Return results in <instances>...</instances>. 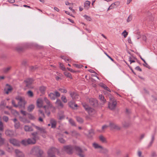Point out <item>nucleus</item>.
<instances>
[{
	"mask_svg": "<svg viewBox=\"0 0 157 157\" xmlns=\"http://www.w3.org/2000/svg\"><path fill=\"white\" fill-rule=\"evenodd\" d=\"M38 133L36 132H34L31 134V135L33 136L32 138L34 139L35 141L38 140L39 138V136H38Z\"/></svg>",
	"mask_w": 157,
	"mask_h": 157,
	"instance_id": "a211bd4d",
	"label": "nucleus"
},
{
	"mask_svg": "<svg viewBox=\"0 0 157 157\" xmlns=\"http://www.w3.org/2000/svg\"><path fill=\"white\" fill-rule=\"evenodd\" d=\"M100 85L104 89H105L106 90L108 91L109 92H110V90L105 84H104L103 83H101L100 84Z\"/></svg>",
	"mask_w": 157,
	"mask_h": 157,
	"instance_id": "b1692460",
	"label": "nucleus"
},
{
	"mask_svg": "<svg viewBox=\"0 0 157 157\" xmlns=\"http://www.w3.org/2000/svg\"><path fill=\"white\" fill-rule=\"evenodd\" d=\"M24 123H29V121L25 118H23L21 120Z\"/></svg>",
	"mask_w": 157,
	"mask_h": 157,
	"instance_id": "864d4df0",
	"label": "nucleus"
},
{
	"mask_svg": "<svg viewBox=\"0 0 157 157\" xmlns=\"http://www.w3.org/2000/svg\"><path fill=\"white\" fill-rule=\"evenodd\" d=\"M2 134L0 133V146L4 144L5 139L2 137Z\"/></svg>",
	"mask_w": 157,
	"mask_h": 157,
	"instance_id": "cd10ccee",
	"label": "nucleus"
},
{
	"mask_svg": "<svg viewBox=\"0 0 157 157\" xmlns=\"http://www.w3.org/2000/svg\"><path fill=\"white\" fill-rule=\"evenodd\" d=\"M58 89L59 91L63 93H66L67 92V91L66 90L63 89L61 88H59Z\"/></svg>",
	"mask_w": 157,
	"mask_h": 157,
	"instance_id": "5fc2aeb1",
	"label": "nucleus"
},
{
	"mask_svg": "<svg viewBox=\"0 0 157 157\" xmlns=\"http://www.w3.org/2000/svg\"><path fill=\"white\" fill-rule=\"evenodd\" d=\"M61 58L62 59H64L66 61H69L70 60V59L66 57L65 56H61Z\"/></svg>",
	"mask_w": 157,
	"mask_h": 157,
	"instance_id": "bf43d9fd",
	"label": "nucleus"
},
{
	"mask_svg": "<svg viewBox=\"0 0 157 157\" xmlns=\"http://www.w3.org/2000/svg\"><path fill=\"white\" fill-rule=\"evenodd\" d=\"M113 4L114 6L116 8L117 6H118L120 4V2H116L114 3H113Z\"/></svg>",
	"mask_w": 157,
	"mask_h": 157,
	"instance_id": "13d9d810",
	"label": "nucleus"
},
{
	"mask_svg": "<svg viewBox=\"0 0 157 157\" xmlns=\"http://www.w3.org/2000/svg\"><path fill=\"white\" fill-rule=\"evenodd\" d=\"M108 127H109V125H104L102 127V129L103 130H104L105 129L107 128Z\"/></svg>",
	"mask_w": 157,
	"mask_h": 157,
	"instance_id": "052dcab7",
	"label": "nucleus"
},
{
	"mask_svg": "<svg viewBox=\"0 0 157 157\" xmlns=\"http://www.w3.org/2000/svg\"><path fill=\"white\" fill-rule=\"evenodd\" d=\"M44 102L41 99H38L37 101V107L40 108L42 107Z\"/></svg>",
	"mask_w": 157,
	"mask_h": 157,
	"instance_id": "412c9836",
	"label": "nucleus"
},
{
	"mask_svg": "<svg viewBox=\"0 0 157 157\" xmlns=\"http://www.w3.org/2000/svg\"><path fill=\"white\" fill-rule=\"evenodd\" d=\"M137 154L138 156L139 157H143L142 156V152L140 151H138L137 152Z\"/></svg>",
	"mask_w": 157,
	"mask_h": 157,
	"instance_id": "0e129e2a",
	"label": "nucleus"
},
{
	"mask_svg": "<svg viewBox=\"0 0 157 157\" xmlns=\"http://www.w3.org/2000/svg\"><path fill=\"white\" fill-rule=\"evenodd\" d=\"M28 118L31 120H34L35 119V117L31 114H29L28 116Z\"/></svg>",
	"mask_w": 157,
	"mask_h": 157,
	"instance_id": "79ce46f5",
	"label": "nucleus"
},
{
	"mask_svg": "<svg viewBox=\"0 0 157 157\" xmlns=\"http://www.w3.org/2000/svg\"><path fill=\"white\" fill-rule=\"evenodd\" d=\"M73 65L75 67L78 68H81L83 66L82 65H79L75 64H73Z\"/></svg>",
	"mask_w": 157,
	"mask_h": 157,
	"instance_id": "603ef678",
	"label": "nucleus"
},
{
	"mask_svg": "<svg viewBox=\"0 0 157 157\" xmlns=\"http://www.w3.org/2000/svg\"><path fill=\"white\" fill-rule=\"evenodd\" d=\"M109 127L112 129L119 130L121 128V127L120 126L117 125L113 121L109 122Z\"/></svg>",
	"mask_w": 157,
	"mask_h": 157,
	"instance_id": "0eeeda50",
	"label": "nucleus"
},
{
	"mask_svg": "<svg viewBox=\"0 0 157 157\" xmlns=\"http://www.w3.org/2000/svg\"><path fill=\"white\" fill-rule=\"evenodd\" d=\"M135 69L137 71H142V69L140 68L139 66H137L135 68Z\"/></svg>",
	"mask_w": 157,
	"mask_h": 157,
	"instance_id": "69168bd1",
	"label": "nucleus"
},
{
	"mask_svg": "<svg viewBox=\"0 0 157 157\" xmlns=\"http://www.w3.org/2000/svg\"><path fill=\"white\" fill-rule=\"evenodd\" d=\"M71 135L72 136H76V135H79V134L77 133V132L75 131H71Z\"/></svg>",
	"mask_w": 157,
	"mask_h": 157,
	"instance_id": "a18cd8bd",
	"label": "nucleus"
},
{
	"mask_svg": "<svg viewBox=\"0 0 157 157\" xmlns=\"http://www.w3.org/2000/svg\"><path fill=\"white\" fill-rule=\"evenodd\" d=\"M60 93L56 91L54 92L53 93H51L49 94V96L50 98H58L60 97Z\"/></svg>",
	"mask_w": 157,
	"mask_h": 157,
	"instance_id": "9d476101",
	"label": "nucleus"
},
{
	"mask_svg": "<svg viewBox=\"0 0 157 157\" xmlns=\"http://www.w3.org/2000/svg\"><path fill=\"white\" fill-rule=\"evenodd\" d=\"M11 67H9L6 68H5L3 69V71L5 73L8 72L11 69Z\"/></svg>",
	"mask_w": 157,
	"mask_h": 157,
	"instance_id": "4c0bfd02",
	"label": "nucleus"
},
{
	"mask_svg": "<svg viewBox=\"0 0 157 157\" xmlns=\"http://www.w3.org/2000/svg\"><path fill=\"white\" fill-rule=\"evenodd\" d=\"M57 149L55 147L50 148L48 151L49 157H56L55 153L57 151Z\"/></svg>",
	"mask_w": 157,
	"mask_h": 157,
	"instance_id": "423d86ee",
	"label": "nucleus"
},
{
	"mask_svg": "<svg viewBox=\"0 0 157 157\" xmlns=\"http://www.w3.org/2000/svg\"><path fill=\"white\" fill-rule=\"evenodd\" d=\"M60 67L61 69L63 71H65L66 70V68L64 66V65L62 63H60Z\"/></svg>",
	"mask_w": 157,
	"mask_h": 157,
	"instance_id": "4d7b16f0",
	"label": "nucleus"
},
{
	"mask_svg": "<svg viewBox=\"0 0 157 157\" xmlns=\"http://www.w3.org/2000/svg\"><path fill=\"white\" fill-rule=\"evenodd\" d=\"M70 123L73 126H75V123L74 121L71 119H70L69 120Z\"/></svg>",
	"mask_w": 157,
	"mask_h": 157,
	"instance_id": "3c124183",
	"label": "nucleus"
},
{
	"mask_svg": "<svg viewBox=\"0 0 157 157\" xmlns=\"http://www.w3.org/2000/svg\"><path fill=\"white\" fill-rule=\"evenodd\" d=\"M117 104V102L115 99H110L109 102L108 106L109 108L113 110L115 109Z\"/></svg>",
	"mask_w": 157,
	"mask_h": 157,
	"instance_id": "39448f33",
	"label": "nucleus"
},
{
	"mask_svg": "<svg viewBox=\"0 0 157 157\" xmlns=\"http://www.w3.org/2000/svg\"><path fill=\"white\" fill-rule=\"evenodd\" d=\"M76 118L77 121L79 123H82L83 122V119L81 117L78 116H76Z\"/></svg>",
	"mask_w": 157,
	"mask_h": 157,
	"instance_id": "c9c22d12",
	"label": "nucleus"
},
{
	"mask_svg": "<svg viewBox=\"0 0 157 157\" xmlns=\"http://www.w3.org/2000/svg\"><path fill=\"white\" fill-rule=\"evenodd\" d=\"M46 89V87L44 86H41L39 88V90L42 94L44 93Z\"/></svg>",
	"mask_w": 157,
	"mask_h": 157,
	"instance_id": "72a5a7b5",
	"label": "nucleus"
},
{
	"mask_svg": "<svg viewBox=\"0 0 157 157\" xmlns=\"http://www.w3.org/2000/svg\"><path fill=\"white\" fill-rule=\"evenodd\" d=\"M100 140L102 143H106L107 142L105 138L102 136H100L99 137Z\"/></svg>",
	"mask_w": 157,
	"mask_h": 157,
	"instance_id": "a878e982",
	"label": "nucleus"
},
{
	"mask_svg": "<svg viewBox=\"0 0 157 157\" xmlns=\"http://www.w3.org/2000/svg\"><path fill=\"white\" fill-rule=\"evenodd\" d=\"M43 153V151L39 146H35L33 148L30 152V154L37 156L38 157H41Z\"/></svg>",
	"mask_w": 157,
	"mask_h": 157,
	"instance_id": "f257e3e1",
	"label": "nucleus"
},
{
	"mask_svg": "<svg viewBox=\"0 0 157 157\" xmlns=\"http://www.w3.org/2000/svg\"><path fill=\"white\" fill-rule=\"evenodd\" d=\"M75 150L78 153H82V149L79 147H75Z\"/></svg>",
	"mask_w": 157,
	"mask_h": 157,
	"instance_id": "58836bf2",
	"label": "nucleus"
},
{
	"mask_svg": "<svg viewBox=\"0 0 157 157\" xmlns=\"http://www.w3.org/2000/svg\"><path fill=\"white\" fill-rule=\"evenodd\" d=\"M89 101L90 104L94 107L97 106L98 105V101L96 99H89Z\"/></svg>",
	"mask_w": 157,
	"mask_h": 157,
	"instance_id": "4468645a",
	"label": "nucleus"
},
{
	"mask_svg": "<svg viewBox=\"0 0 157 157\" xmlns=\"http://www.w3.org/2000/svg\"><path fill=\"white\" fill-rule=\"evenodd\" d=\"M58 140L60 143L62 144L64 143L65 142V140L63 138H59Z\"/></svg>",
	"mask_w": 157,
	"mask_h": 157,
	"instance_id": "8fccbe9b",
	"label": "nucleus"
},
{
	"mask_svg": "<svg viewBox=\"0 0 157 157\" xmlns=\"http://www.w3.org/2000/svg\"><path fill=\"white\" fill-rule=\"evenodd\" d=\"M128 34V33L126 30H124L122 33V35L124 36V38L126 37Z\"/></svg>",
	"mask_w": 157,
	"mask_h": 157,
	"instance_id": "09e8293b",
	"label": "nucleus"
},
{
	"mask_svg": "<svg viewBox=\"0 0 157 157\" xmlns=\"http://www.w3.org/2000/svg\"><path fill=\"white\" fill-rule=\"evenodd\" d=\"M92 146L95 149L99 150H101V148H102V146L101 145H100L96 143H93Z\"/></svg>",
	"mask_w": 157,
	"mask_h": 157,
	"instance_id": "6ab92c4d",
	"label": "nucleus"
},
{
	"mask_svg": "<svg viewBox=\"0 0 157 157\" xmlns=\"http://www.w3.org/2000/svg\"><path fill=\"white\" fill-rule=\"evenodd\" d=\"M12 103L13 106L16 107L19 106L21 108H24L26 103V102L24 99H16V101L14 100L12 101Z\"/></svg>",
	"mask_w": 157,
	"mask_h": 157,
	"instance_id": "f03ea898",
	"label": "nucleus"
},
{
	"mask_svg": "<svg viewBox=\"0 0 157 157\" xmlns=\"http://www.w3.org/2000/svg\"><path fill=\"white\" fill-rule=\"evenodd\" d=\"M24 48V47L22 46H18L16 48V49L19 52L22 51Z\"/></svg>",
	"mask_w": 157,
	"mask_h": 157,
	"instance_id": "c85d7f7f",
	"label": "nucleus"
},
{
	"mask_svg": "<svg viewBox=\"0 0 157 157\" xmlns=\"http://www.w3.org/2000/svg\"><path fill=\"white\" fill-rule=\"evenodd\" d=\"M35 107V105H34L31 104L28 106L27 111L29 112H31L33 111Z\"/></svg>",
	"mask_w": 157,
	"mask_h": 157,
	"instance_id": "5701e85b",
	"label": "nucleus"
},
{
	"mask_svg": "<svg viewBox=\"0 0 157 157\" xmlns=\"http://www.w3.org/2000/svg\"><path fill=\"white\" fill-rule=\"evenodd\" d=\"M69 106L74 109H76L78 106L77 104H75L73 101H71L68 103Z\"/></svg>",
	"mask_w": 157,
	"mask_h": 157,
	"instance_id": "dca6fc26",
	"label": "nucleus"
},
{
	"mask_svg": "<svg viewBox=\"0 0 157 157\" xmlns=\"http://www.w3.org/2000/svg\"><path fill=\"white\" fill-rule=\"evenodd\" d=\"M26 86L28 88H32L33 87L31 86V84L33 82V80L31 78H28L25 81Z\"/></svg>",
	"mask_w": 157,
	"mask_h": 157,
	"instance_id": "1a4fd4ad",
	"label": "nucleus"
},
{
	"mask_svg": "<svg viewBox=\"0 0 157 157\" xmlns=\"http://www.w3.org/2000/svg\"><path fill=\"white\" fill-rule=\"evenodd\" d=\"M3 124L1 121H0V131L3 132Z\"/></svg>",
	"mask_w": 157,
	"mask_h": 157,
	"instance_id": "a19ab883",
	"label": "nucleus"
},
{
	"mask_svg": "<svg viewBox=\"0 0 157 157\" xmlns=\"http://www.w3.org/2000/svg\"><path fill=\"white\" fill-rule=\"evenodd\" d=\"M13 90L12 87L9 84H6L4 89V93L7 94H8Z\"/></svg>",
	"mask_w": 157,
	"mask_h": 157,
	"instance_id": "6e6552de",
	"label": "nucleus"
},
{
	"mask_svg": "<svg viewBox=\"0 0 157 157\" xmlns=\"http://www.w3.org/2000/svg\"><path fill=\"white\" fill-rule=\"evenodd\" d=\"M10 143L14 146H19L20 142L16 139L12 138L10 140Z\"/></svg>",
	"mask_w": 157,
	"mask_h": 157,
	"instance_id": "9b49d317",
	"label": "nucleus"
},
{
	"mask_svg": "<svg viewBox=\"0 0 157 157\" xmlns=\"http://www.w3.org/2000/svg\"><path fill=\"white\" fill-rule=\"evenodd\" d=\"M24 129L25 131L27 132H31L33 130L32 126L27 125H25L24 126Z\"/></svg>",
	"mask_w": 157,
	"mask_h": 157,
	"instance_id": "2eb2a0df",
	"label": "nucleus"
},
{
	"mask_svg": "<svg viewBox=\"0 0 157 157\" xmlns=\"http://www.w3.org/2000/svg\"><path fill=\"white\" fill-rule=\"evenodd\" d=\"M65 3L66 5H69L70 6H71L73 4L72 3H70L67 1Z\"/></svg>",
	"mask_w": 157,
	"mask_h": 157,
	"instance_id": "774afa93",
	"label": "nucleus"
},
{
	"mask_svg": "<svg viewBox=\"0 0 157 157\" xmlns=\"http://www.w3.org/2000/svg\"><path fill=\"white\" fill-rule=\"evenodd\" d=\"M64 75L67 77H69L71 79H72L71 75L70 73L68 72H65L64 73Z\"/></svg>",
	"mask_w": 157,
	"mask_h": 157,
	"instance_id": "e433bc0d",
	"label": "nucleus"
},
{
	"mask_svg": "<svg viewBox=\"0 0 157 157\" xmlns=\"http://www.w3.org/2000/svg\"><path fill=\"white\" fill-rule=\"evenodd\" d=\"M82 105L85 109V110L88 113L90 116H92L95 114L96 111L95 110L89 107L87 104L85 102L82 103Z\"/></svg>",
	"mask_w": 157,
	"mask_h": 157,
	"instance_id": "7ed1b4c3",
	"label": "nucleus"
},
{
	"mask_svg": "<svg viewBox=\"0 0 157 157\" xmlns=\"http://www.w3.org/2000/svg\"><path fill=\"white\" fill-rule=\"evenodd\" d=\"M83 17L87 20L88 21H90L91 20V18L90 17L86 15H84Z\"/></svg>",
	"mask_w": 157,
	"mask_h": 157,
	"instance_id": "49530a36",
	"label": "nucleus"
},
{
	"mask_svg": "<svg viewBox=\"0 0 157 157\" xmlns=\"http://www.w3.org/2000/svg\"><path fill=\"white\" fill-rule=\"evenodd\" d=\"M27 94L30 97H33V92L31 90L28 91L27 92Z\"/></svg>",
	"mask_w": 157,
	"mask_h": 157,
	"instance_id": "ea45409f",
	"label": "nucleus"
},
{
	"mask_svg": "<svg viewBox=\"0 0 157 157\" xmlns=\"http://www.w3.org/2000/svg\"><path fill=\"white\" fill-rule=\"evenodd\" d=\"M51 123L52 127L53 128H55L56 124V121L52 119L51 120Z\"/></svg>",
	"mask_w": 157,
	"mask_h": 157,
	"instance_id": "393cba45",
	"label": "nucleus"
},
{
	"mask_svg": "<svg viewBox=\"0 0 157 157\" xmlns=\"http://www.w3.org/2000/svg\"><path fill=\"white\" fill-rule=\"evenodd\" d=\"M5 134L9 137H13L14 136V132L12 130L7 129L5 132Z\"/></svg>",
	"mask_w": 157,
	"mask_h": 157,
	"instance_id": "ddd939ff",
	"label": "nucleus"
},
{
	"mask_svg": "<svg viewBox=\"0 0 157 157\" xmlns=\"http://www.w3.org/2000/svg\"><path fill=\"white\" fill-rule=\"evenodd\" d=\"M37 128V130L40 131V134H43L46 133L47 132L45 128L43 127H40L39 126Z\"/></svg>",
	"mask_w": 157,
	"mask_h": 157,
	"instance_id": "aec40b11",
	"label": "nucleus"
},
{
	"mask_svg": "<svg viewBox=\"0 0 157 157\" xmlns=\"http://www.w3.org/2000/svg\"><path fill=\"white\" fill-rule=\"evenodd\" d=\"M2 118L3 120L6 122H7L9 120V118L6 116H3Z\"/></svg>",
	"mask_w": 157,
	"mask_h": 157,
	"instance_id": "de8ad7c7",
	"label": "nucleus"
},
{
	"mask_svg": "<svg viewBox=\"0 0 157 157\" xmlns=\"http://www.w3.org/2000/svg\"><path fill=\"white\" fill-rule=\"evenodd\" d=\"M104 54L110 60H111L112 61H113V59L111 58L109 55L107 54L105 52H104Z\"/></svg>",
	"mask_w": 157,
	"mask_h": 157,
	"instance_id": "e2e57ef3",
	"label": "nucleus"
},
{
	"mask_svg": "<svg viewBox=\"0 0 157 157\" xmlns=\"http://www.w3.org/2000/svg\"><path fill=\"white\" fill-rule=\"evenodd\" d=\"M115 7L114 6L113 4L112 3L111 5L109 6L107 9V11H108L111 10L113 9L114 8H115Z\"/></svg>",
	"mask_w": 157,
	"mask_h": 157,
	"instance_id": "37998d69",
	"label": "nucleus"
},
{
	"mask_svg": "<svg viewBox=\"0 0 157 157\" xmlns=\"http://www.w3.org/2000/svg\"><path fill=\"white\" fill-rule=\"evenodd\" d=\"M89 134L88 135V136L89 138H91L92 137V136L94 134V131L93 129L90 130L89 132Z\"/></svg>",
	"mask_w": 157,
	"mask_h": 157,
	"instance_id": "473e14b6",
	"label": "nucleus"
},
{
	"mask_svg": "<svg viewBox=\"0 0 157 157\" xmlns=\"http://www.w3.org/2000/svg\"><path fill=\"white\" fill-rule=\"evenodd\" d=\"M151 156L152 157H154L157 156V155L155 152H152L151 153Z\"/></svg>",
	"mask_w": 157,
	"mask_h": 157,
	"instance_id": "338daca9",
	"label": "nucleus"
},
{
	"mask_svg": "<svg viewBox=\"0 0 157 157\" xmlns=\"http://www.w3.org/2000/svg\"><path fill=\"white\" fill-rule=\"evenodd\" d=\"M132 19V17L131 15H129L127 19V21L128 22L130 21Z\"/></svg>",
	"mask_w": 157,
	"mask_h": 157,
	"instance_id": "6e6d98bb",
	"label": "nucleus"
},
{
	"mask_svg": "<svg viewBox=\"0 0 157 157\" xmlns=\"http://www.w3.org/2000/svg\"><path fill=\"white\" fill-rule=\"evenodd\" d=\"M154 139H155L154 136V135H153L152 136L151 141L150 142V143H149V144L148 145L147 147V148L150 147L151 146L152 144L153 143Z\"/></svg>",
	"mask_w": 157,
	"mask_h": 157,
	"instance_id": "2f4dec72",
	"label": "nucleus"
},
{
	"mask_svg": "<svg viewBox=\"0 0 157 157\" xmlns=\"http://www.w3.org/2000/svg\"><path fill=\"white\" fill-rule=\"evenodd\" d=\"M5 154V152L3 150L0 149V155L2 156Z\"/></svg>",
	"mask_w": 157,
	"mask_h": 157,
	"instance_id": "680f3d73",
	"label": "nucleus"
},
{
	"mask_svg": "<svg viewBox=\"0 0 157 157\" xmlns=\"http://www.w3.org/2000/svg\"><path fill=\"white\" fill-rule=\"evenodd\" d=\"M36 141L33 138H29L27 140H24L21 141V143L23 145H27L30 144H34Z\"/></svg>",
	"mask_w": 157,
	"mask_h": 157,
	"instance_id": "20e7f679",
	"label": "nucleus"
},
{
	"mask_svg": "<svg viewBox=\"0 0 157 157\" xmlns=\"http://www.w3.org/2000/svg\"><path fill=\"white\" fill-rule=\"evenodd\" d=\"M64 150L68 153L71 154L72 153V147L71 146H65L63 147Z\"/></svg>",
	"mask_w": 157,
	"mask_h": 157,
	"instance_id": "f8f14e48",
	"label": "nucleus"
},
{
	"mask_svg": "<svg viewBox=\"0 0 157 157\" xmlns=\"http://www.w3.org/2000/svg\"><path fill=\"white\" fill-rule=\"evenodd\" d=\"M100 150V151H101V152L105 153H107L108 152V150L107 149L103 147H102V148H101V150Z\"/></svg>",
	"mask_w": 157,
	"mask_h": 157,
	"instance_id": "f704fd0d",
	"label": "nucleus"
},
{
	"mask_svg": "<svg viewBox=\"0 0 157 157\" xmlns=\"http://www.w3.org/2000/svg\"><path fill=\"white\" fill-rule=\"evenodd\" d=\"M6 150L8 152H11L13 151V148L9 146L8 144L7 147L6 148Z\"/></svg>",
	"mask_w": 157,
	"mask_h": 157,
	"instance_id": "7c9ffc66",
	"label": "nucleus"
},
{
	"mask_svg": "<svg viewBox=\"0 0 157 157\" xmlns=\"http://www.w3.org/2000/svg\"><path fill=\"white\" fill-rule=\"evenodd\" d=\"M90 2L88 1H86L84 3V8L85 9L87 10L90 8Z\"/></svg>",
	"mask_w": 157,
	"mask_h": 157,
	"instance_id": "4be33fe9",
	"label": "nucleus"
},
{
	"mask_svg": "<svg viewBox=\"0 0 157 157\" xmlns=\"http://www.w3.org/2000/svg\"><path fill=\"white\" fill-rule=\"evenodd\" d=\"M14 126L16 129H18L20 126V124L19 122L14 124Z\"/></svg>",
	"mask_w": 157,
	"mask_h": 157,
	"instance_id": "c03bdc74",
	"label": "nucleus"
},
{
	"mask_svg": "<svg viewBox=\"0 0 157 157\" xmlns=\"http://www.w3.org/2000/svg\"><path fill=\"white\" fill-rule=\"evenodd\" d=\"M56 103L59 107H60L61 108L63 107V105L61 101L59 99H57Z\"/></svg>",
	"mask_w": 157,
	"mask_h": 157,
	"instance_id": "bb28decb",
	"label": "nucleus"
},
{
	"mask_svg": "<svg viewBox=\"0 0 157 157\" xmlns=\"http://www.w3.org/2000/svg\"><path fill=\"white\" fill-rule=\"evenodd\" d=\"M16 155L18 157H24V154L21 151L18 149H16L15 151Z\"/></svg>",
	"mask_w": 157,
	"mask_h": 157,
	"instance_id": "f3484780",
	"label": "nucleus"
},
{
	"mask_svg": "<svg viewBox=\"0 0 157 157\" xmlns=\"http://www.w3.org/2000/svg\"><path fill=\"white\" fill-rule=\"evenodd\" d=\"M70 95H71V97L72 98H75L78 97H77L78 95L77 94L74 92H71L70 93Z\"/></svg>",
	"mask_w": 157,
	"mask_h": 157,
	"instance_id": "c756f323",
	"label": "nucleus"
}]
</instances>
